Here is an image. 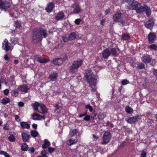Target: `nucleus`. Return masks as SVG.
<instances>
[{"label": "nucleus", "mask_w": 157, "mask_h": 157, "mask_svg": "<svg viewBox=\"0 0 157 157\" xmlns=\"http://www.w3.org/2000/svg\"><path fill=\"white\" fill-rule=\"evenodd\" d=\"M63 61H65L67 59V57L66 56L64 58H63Z\"/></svg>", "instance_id": "nucleus-64"}, {"label": "nucleus", "mask_w": 157, "mask_h": 157, "mask_svg": "<svg viewBox=\"0 0 157 157\" xmlns=\"http://www.w3.org/2000/svg\"><path fill=\"white\" fill-rule=\"evenodd\" d=\"M90 117L89 115H85V117L84 118L83 120L85 121H88L90 120Z\"/></svg>", "instance_id": "nucleus-45"}, {"label": "nucleus", "mask_w": 157, "mask_h": 157, "mask_svg": "<svg viewBox=\"0 0 157 157\" xmlns=\"http://www.w3.org/2000/svg\"><path fill=\"white\" fill-rule=\"evenodd\" d=\"M48 34L46 30L41 28L38 32L37 31L34 33V36L38 39L46 38Z\"/></svg>", "instance_id": "nucleus-3"}, {"label": "nucleus", "mask_w": 157, "mask_h": 157, "mask_svg": "<svg viewBox=\"0 0 157 157\" xmlns=\"http://www.w3.org/2000/svg\"><path fill=\"white\" fill-rule=\"evenodd\" d=\"M149 48L151 50H157V45L155 44H152L149 46Z\"/></svg>", "instance_id": "nucleus-35"}, {"label": "nucleus", "mask_w": 157, "mask_h": 157, "mask_svg": "<svg viewBox=\"0 0 157 157\" xmlns=\"http://www.w3.org/2000/svg\"><path fill=\"white\" fill-rule=\"evenodd\" d=\"M77 142V141L75 139H70L67 141V143L68 145L70 146L75 144Z\"/></svg>", "instance_id": "nucleus-24"}, {"label": "nucleus", "mask_w": 157, "mask_h": 157, "mask_svg": "<svg viewBox=\"0 0 157 157\" xmlns=\"http://www.w3.org/2000/svg\"><path fill=\"white\" fill-rule=\"evenodd\" d=\"M14 26L17 28H19L21 26V24L18 22L16 21L15 22Z\"/></svg>", "instance_id": "nucleus-44"}, {"label": "nucleus", "mask_w": 157, "mask_h": 157, "mask_svg": "<svg viewBox=\"0 0 157 157\" xmlns=\"http://www.w3.org/2000/svg\"><path fill=\"white\" fill-rule=\"evenodd\" d=\"M21 150L23 151H26L28 149V146L26 143H23L21 147Z\"/></svg>", "instance_id": "nucleus-33"}, {"label": "nucleus", "mask_w": 157, "mask_h": 157, "mask_svg": "<svg viewBox=\"0 0 157 157\" xmlns=\"http://www.w3.org/2000/svg\"><path fill=\"white\" fill-rule=\"evenodd\" d=\"M140 118L139 115H137L135 116L127 118L125 119V120L128 123L130 124H133L138 121V119Z\"/></svg>", "instance_id": "nucleus-8"}, {"label": "nucleus", "mask_w": 157, "mask_h": 157, "mask_svg": "<svg viewBox=\"0 0 157 157\" xmlns=\"http://www.w3.org/2000/svg\"><path fill=\"white\" fill-rule=\"evenodd\" d=\"M10 48L7 40H5L3 43L2 48L8 51L10 49Z\"/></svg>", "instance_id": "nucleus-16"}, {"label": "nucleus", "mask_w": 157, "mask_h": 157, "mask_svg": "<svg viewBox=\"0 0 157 157\" xmlns=\"http://www.w3.org/2000/svg\"><path fill=\"white\" fill-rule=\"evenodd\" d=\"M81 20L80 19H77L75 21V23L76 25H79L80 24Z\"/></svg>", "instance_id": "nucleus-47"}, {"label": "nucleus", "mask_w": 157, "mask_h": 157, "mask_svg": "<svg viewBox=\"0 0 157 157\" xmlns=\"http://www.w3.org/2000/svg\"><path fill=\"white\" fill-rule=\"evenodd\" d=\"M5 2H4L2 0H0V6H1L3 8L4 6Z\"/></svg>", "instance_id": "nucleus-53"}, {"label": "nucleus", "mask_w": 157, "mask_h": 157, "mask_svg": "<svg viewBox=\"0 0 157 157\" xmlns=\"http://www.w3.org/2000/svg\"><path fill=\"white\" fill-rule=\"evenodd\" d=\"M85 77L87 79V82L89 83L90 87L91 88V91H96L95 88H94L92 86H95L96 85L97 79L96 77L93 74L91 70H88L87 71Z\"/></svg>", "instance_id": "nucleus-2"}, {"label": "nucleus", "mask_w": 157, "mask_h": 157, "mask_svg": "<svg viewBox=\"0 0 157 157\" xmlns=\"http://www.w3.org/2000/svg\"><path fill=\"white\" fill-rule=\"evenodd\" d=\"M41 154L42 155L41 157H47V154L45 150H43L41 152Z\"/></svg>", "instance_id": "nucleus-43"}, {"label": "nucleus", "mask_w": 157, "mask_h": 157, "mask_svg": "<svg viewBox=\"0 0 157 157\" xmlns=\"http://www.w3.org/2000/svg\"><path fill=\"white\" fill-rule=\"evenodd\" d=\"M102 56L104 59H107L110 55V51L108 48L103 50L102 53Z\"/></svg>", "instance_id": "nucleus-13"}, {"label": "nucleus", "mask_w": 157, "mask_h": 157, "mask_svg": "<svg viewBox=\"0 0 157 157\" xmlns=\"http://www.w3.org/2000/svg\"><path fill=\"white\" fill-rule=\"evenodd\" d=\"M154 74L157 76V70H155L154 71Z\"/></svg>", "instance_id": "nucleus-62"}, {"label": "nucleus", "mask_w": 157, "mask_h": 157, "mask_svg": "<svg viewBox=\"0 0 157 157\" xmlns=\"http://www.w3.org/2000/svg\"><path fill=\"white\" fill-rule=\"evenodd\" d=\"M33 119L35 120H40L42 118L44 119H45V117L44 116H41L37 113H34L32 115Z\"/></svg>", "instance_id": "nucleus-14"}, {"label": "nucleus", "mask_w": 157, "mask_h": 157, "mask_svg": "<svg viewBox=\"0 0 157 157\" xmlns=\"http://www.w3.org/2000/svg\"><path fill=\"white\" fill-rule=\"evenodd\" d=\"M4 59L6 60H7L8 59V57L7 55H6L4 57Z\"/></svg>", "instance_id": "nucleus-60"}, {"label": "nucleus", "mask_w": 157, "mask_h": 157, "mask_svg": "<svg viewBox=\"0 0 157 157\" xmlns=\"http://www.w3.org/2000/svg\"><path fill=\"white\" fill-rule=\"evenodd\" d=\"M64 15L63 13L61 11L56 16V20H59L62 19L63 18Z\"/></svg>", "instance_id": "nucleus-22"}, {"label": "nucleus", "mask_w": 157, "mask_h": 157, "mask_svg": "<svg viewBox=\"0 0 157 157\" xmlns=\"http://www.w3.org/2000/svg\"><path fill=\"white\" fill-rule=\"evenodd\" d=\"M85 108L86 109H89L90 112H92L93 110L92 107L90 105L88 104L85 106Z\"/></svg>", "instance_id": "nucleus-38"}, {"label": "nucleus", "mask_w": 157, "mask_h": 157, "mask_svg": "<svg viewBox=\"0 0 157 157\" xmlns=\"http://www.w3.org/2000/svg\"><path fill=\"white\" fill-rule=\"evenodd\" d=\"M129 82L126 79H125L123 80L121 82V83L122 85H125L128 84Z\"/></svg>", "instance_id": "nucleus-42"}, {"label": "nucleus", "mask_w": 157, "mask_h": 157, "mask_svg": "<svg viewBox=\"0 0 157 157\" xmlns=\"http://www.w3.org/2000/svg\"><path fill=\"white\" fill-rule=\"evenodd\" d=\"M30 133L32 136L34 138L37 137L38 135V132L35 130L31 131Z\"/></svg>", "instance_id": "nucleus-31"}, {"label": "nucleus", "mask_w": 157, "mask_h": 157, "mask_svg": "<svg viewBox=\"0 0 157 157\" xmlns=\"http://www.w3.org/2000/svg\"><path fill=\"white\" fill-rule=\"evenodd\" d=\"M9 125L7 124H6L4 125V127H3V129L5 130H8L9 129Z\"/></svg>", "instance_id": "nucleus-54"}, {"label": "nucleus", "mask_w": 157, "mask_h": 157, "mask_svg": "<svg viewBox=\"0 0 157 157\" xmlns=\"http://www.w3.org/2000/svg\"><path fill=\"white\" fill-rule=\"evenodd\" d=\"M151 58L148 55H144L141 58L142 61L145 63H150L151 61Z\"/></svg>", "instance_id": "nucleus-10"}, {"label": "nucleus", "mask_w": 157, "mask_h": 157, "mask_svg": "<svg viewBox=\"0 0 157 157\" xmlns=\"http://www.w3.org/2000/svg\"><path fill=\"white\" fill-rule=\"evenodd\" d=\"M109 13V10H105V15H107L108 13Z\"/></svg>", "instance_id": "nucleus-59"}, {"label": "nucleus", "mask_w": 157, "mask_h": 157, "mask_svg": "<svg viewBox=\"0 0 157 157\" xmlns=\"http://www.w3.org/2000/svg\"><path fill=\"white\" fill-rule=\"evenodd\" d=\"M20 125L22 128L28 129L30 128V124H28L27 122L22 121L20 123Z\"/></svg>", "instance_id": "nucleus-19"}, {"label": "nucleus", "mask_w": 157, "mask_h": 157, "mask_svg": "<svg viewBox=\"0 0 157 157\" xmlns=\"http://www.w3.org/2000/svg\"><path fill=\"white\" fill-rule=\"evenodd\" d=\"M0 154L4 155L5 157H10V155L6 151H1Z\"/></svg>", "instance_id": "nucleus-39"}, {"label": "nucleus", "mask_w": 157, "mask_h": 157, "mask_svg": "<svg viewBox=\"0 0 157 157\" xmlns=\"http://www.w3.org/2000/svg\"><path fill=\"white\" fill-rule=\"evenodd\" d=\"M54 7V3L52 2L48 5L47 6L46 8V10L47 12L50 13L52 11Z\"/></svg>", "instance_id": "nucleus-18"}, {"label": "nucleus", "mask_w": 157, "mask_h": 157, "mask_svg": "<svg viewBox=\"0 0 157 157\" xmlns=\"http://www.w3.org/2000/svg\"><path fill=\"white\" fill-rule=\"evenodd\" d=\"M146 152L144 151H142L140 155L141 157H146Z\"/></svg>", "instance_id": "nucleus-48"}, {"label": "nucleus", "mask_w": 157, "mask_h": 157, "mask_svg": "<svg viewBox=\"0 0 157 157\" xmlns=\"http://www.w3.org/2000/svg\"><path fill=\"white\" fill-rule=\"evenodd\" d=\"M50 144V142L48 140L45 139L44 140V143L42 144V147L43 148H46Z\"/></svg>", "instance_id": "nucleus-26"}, {"label": "nucleus", "mask_w": 157, "mask_h": 157, "mask_svg": "<svg viewBox=\"0 0 157 157\" xmlns=\"http://www.w3.org/2000/svg\"><path fill=\"white\" fill-rule=\"evenodd\" d=\"M28 150L30 153H32L34 151V149L33 147H31L28 149Z\"/></svg>", "instance_id": "nucleus-49"}, {"label": "nucleus", "mask_w": 157, "mask_h": 157, "mask_svg": "<svg viewBox=\"0 0 157 157\" xmlns=\"http://www.w3.org/2000/svg\"><path fill=\"white\" fill-rule=\"evenodd\" d=\"M52 62L55 65H59L63 63V60L61 58H55L52 60Z\"/></svg>", "instance_id": "nucleus-11"}, {"label": "nucleus", "mask_w": 157, "mask_h": 157, "mask_svg": "<svg viewBox=\"0 0 157 157\" xmlns=\"http://www.w3.org/2000/svg\"><path fill=\"white\" fill-rule=\"evenodd\" d=\"M40 104H41L38 103V102H36L32 104V106L33 107L34 110L36 111L39 112V111L38 109V107L39 106L40 107Z\"/></svg>", "instance_id": "nucleus-21"}, {"label": "nucleus", "mask_w": 157, "mask_h": 157, "mask_svg": "<svg viewBox=\"0 0 157 157\" xmlns=\"http://www.w3.org/2000/svg\"><path fill=\"white\" fill-rule=\"evenodd\" d=\"M57 73L56 72H53L50 74L48 78L51 81H54L57 80Z\"/></svg>", "instance_id": "nucleus-12"}, {"label": "nucleus", "mask_w": 157, "mask_h": 157, "mask_svg": "<svg viewBox=\"0 0 157 157\" xmlns=\"http://www.w3.org/2000/svg\"><path fill=\"white\" fill-rule=\"evenodd\" d=\"M153 22H149L148 24H145V26L146 27L149 29H152L153 25Z\"/></svg>", "instance_id": "nucleus-34"}, {"label": "nucleus", "mask_w": 157, "mask_h": 157, "mask_svg": "<svg viewBox=\"0 0 157 157\" xmlns=\"http://www.w3.org/2000/svg\"><path fill=\"white\" fill-rule=\"evenodd\" d=\"M67 41V40H59L58 41V44L61 47H63L65 42Z\"/></svg>", "instance_id": "nucleus-28"}, {"label": "nucleus", "mask_w": 157, "mask_h": 157, "mask_svg": "<svg viewBox=\"0 0 157 157\" xmlns=\"http://www.w3.org/2000/svg\"><path fill=\"white\" fill-rule=\"evenodd\" d=\"M78 131V130L77 129L71 130L70 132L69 135L71 137L77 134Z\"/></svg>", "instance_id": "nucleus-25"}, {"label": "nucleus", "mask_w": 157, "mask_h": 157, "mask_svg": "<svg viewBox=\"0 0 157 157\" xmlns=\"http://www.w3.org/2000/svg\"><path fill=\"white\" fill-rule=\"evenodd\" d=\"M40 40H32V42L34 44H36L39 42Z\"/></svg>", "instance_id": "nucleus-52"}, {"label": "nucleus", "mask_w": 157, "mask_h": 157, "mask_svg": "<svg viewBox=\"0 0 157 157\" xmlns=\"http://www.w3.org/2000/svg\"><path fill=\"white\" fill-rule=\"evenodd\" d=\"M24 103L22 102H19L18 103V105L20 107H22L24 106Z\"/></svg>", "instance_id": "nucleus-55"}, {"label": "nucleus", "mask_w": 157, "mask_h": 157, "mask_svg": "<svg viewBox=\"0 0 157 157\" xmlns=\"http://www.w3.org/2000/svg\"><path fill=\"white\" fill-rule=\"evenodd\" d=\"M122 38L123 39H128L131 38V36L128 34H124L122 35Z\"/></svg>", "instance_id": "nucleus-37"}, {"label": "nucleus", "mask_w": 157, "mask_h": 157, "mask_svg": "<svg viewBox=\"0 0 157 157\" xmlns=\"http://www.w3.org/2000/svg\"><path fill=\"white\" fill-rule=\"evenodd\" d=\"M15 138L13 135L10 136L8 137V140L11 142H13L15 140Z\"/></svg>", "instance_id": "nucleus-41"}, {"label": "nucleus", "mask_w": 157, "mask_h": 157, "mask_svg": "<svg viewBox=\"0 0 157 157\" xmlns=\"http://www.w3.org/2000/svg\"><path fill=\"white\" fill-rule=\"evenodd\" d=\"M74 8L73 13H78L80 11V10L79 6L77 5H73Z\"/></svg>", "instance_id": "nucleus-23"}, {"label": "nucleus", "mask_w": 157, "mask_h": 157, "mask_svg": "<svg viewBox=\"0 0 157 157\" xmlns=\"http://www.w3.org/2000/svg\"><path fill=\"white\" fill-rule=\"evenodd\" d=\"M15 120L17 122H19L21 120L20 117L17 115H16L15 117Z\"/></svg>", "instance_id": "nucleus-51"}, {"label": "nucleus", "mask_w": 157, "mask_h": 157, "mask_svg": "<svg viewBox=\"0 0 157 157\" xmlns=\"http://www.w3.org/2000/svg\"><path fill=\"white\" fill-rule=\"evenodd\" d=\"M111 138V135L109 132H105L103 134L102 137L103 141L101 142L102 144H107L110 140Z\"/></svg>", "instance_id": "nucleus-5"}, {"label": "nucleus", "mask_w": 157, "mask_h": 157, "mask_svg": "<svg viewBox=\"0 0 157 157\" xmlns=\"http://www.w3.org/2000/svg\"><path fill=\"white\" fill-rule=\"evenodd\" d=\"M29 89L27 85L25 84L19 86L17 88V90L21 93H25L28 92Z\"/></svg>", "instance_id": "nucleus-6"}, {"label": "nucleus", "mask_w": 157, "mask_h": 157, "mask_svg": "<svg viewBox=\"0 0 157 157\" xmlns=\"http://www.w3.org/2000/svg\"><path fill=\"white\" fill-rule=\"evenodd\" d=\"M144 65L142 63H140L137 65V67L140 69L144 68Z\"/></svg>", "instance_id": "nucleus-36"}, {"label": "nucleus", "mask_w": 157, "mask_h": 157, "mask_svg": "<svg viewBox=\"0 0 157 157\" xmlns=\"http://www.w3.org/2000/svg\"><path fill=\"white\" fill-rule=\"evenodd\" d=\"M55 150V148L49 147L48 148V151L50 153H52Z\"/></svg>", "instance_id": "nucleus-50"}, {"label": "nucleus", "mask_w": 157, "mask_h": 157, "mask_svg": "<svg viewBox=\"0 0 157 157\" xmlns=\"http://www.w3.org/2000/svg\"><path fill=\"white\" fill-rule=\"evenodd\" d=\"M148 37V39H155L157 38L155 33H150Z\"/></svg>", "instance_id": "nucleus-27"}, {"label": "nucleus", "mask_w": 157, "mask_h": 157, "mask_svg": "<svg viewBox=\"0 0 157 157\" xmlns=\"http://www.w3.org/2000/svg\"><path fill=\"white\" fill-rule=\"evenodd\" d=\"M118 51V49L117 50L115 48H112L111 50L110 54H112L113 56L116 55Z\"/></svg>", "instance_id": "nucleus-30"}, {"label": "nucleus", "mask_w": 157, "mask_h": 157, "mask_svg": "<svg viewBox=\"0 0 157 157\" xmlns=\"http://www.w3.org/2000/svg\"><path fill=\"white\" fill-rule=\"evenodd\" d=\"M10 7V3L7 2H5L3 7V9L9 8Z\"/></svg>", "instance_id": "nucleus-40"}, {"label": "nucleus", "mask_w": 157, "mask_h": 157, "mask_svg": "<svg viewBox=\"0 0 157 157\" xmlns=\"http://www.w3.org/2000/svg\"><path fill=\"white\" fill-rule=\"evenodd\" d=\"M125 110L128 113H132L133 110L132 108L129 106H127L125 108Z\"/></svg>", "instance_id": "nucleus-32"}, {"label": "nucleus", "mask_w": 157, "mask_h": 157, "mask_svg": "<svg viewBox=\"0 0 157 157\" xmlns=\"http://www.w3.org/2000/svg\"><path fill=\"white\" fill-rule=\"evenodd\" d=\"M105 19H102L101 21V24L102 25H103V23L105 22Z\"/></svg>", "instance_id": "nucleus-63"}, {"label": "nucleus", "mask_w": 157, "mask_h": 157, "mask_svg": "<svg viewBox=\"0 0 157 157\" xmlns=\"http://www.w3.org/2000/svg\"><path fill=\"white\" fill-rule=\"evenodd\" d=\"M37 126V124H33L32 125L33 127L35 129L36 128Z\"/></svg>", "instance_id": "nucleus-58"}, {"label": "nucleus", "mask_w": 157, "mask_h": 157, "mask_svg": "<svg viewBox=\"0 0 157 157\" xmlns=\"http://www.w3.org/2000/svg\"><path fill=\"white\" fill-rule=\"evenodd\" d=\"M29 132L25 131L21 133V136L24 142L28 141L30 137V136L28 134Z\"/></svg>", "instance_id": "nucleus-9"}, {"label": "nucleus", "mask_w": 157, "mask_h": 157, "mask_svg": "<svg viewBox=\"0 0 157 157\" xmlns=\"http://www.w3.org/2000/svg\"><path fill=\"white\" fill-rule=\"evenodd\" d=\"M121 13L120 12H116L113 16L114 20L116 21L120 22L122 24L124 22L121 18Z\"/></svg>", "instance_id": "nucleus-7"}, {"label": "nucleus", "mask_w": 157, "mask_h": 157, "mask_svg": "<svg viewBox=\"0 0 157 157\" xmlns=\"http://www.w3.org/2000/svg\"><path fill=\"white\" fill-rule=\"evenodd\" d=\"M83 61L80 59H78L76 61H74L70 67V71L71 72H75L82 64Z\"/></svg>", "instance_id": "nucleus-4"}, {"label": "nucleus", "mask_w": 157, "mask_h": 157, "mask_svg": "<svg viewBox=\"0 0 157 157\" xmlns=\"http://www.w3.org/2000/svg\"><path fill=\"white\" fill-rule=\"evenodd\" d=\"M12 94L13 96L16 97L18 94V91H16V90H13Z\"/></svg>", "instance_id": "nucleus-46"}, {"label": "nucleus", "mask_w": 157, "mask_h": 157, "mask_svg": "<svg viewBox=\"0 0 157 157\" xmlns=\"http://www.w3.org/2000/svg\"><path fill=\"white\" fill-rule=\"evenodd\" d=\"M78 35L76 34L75 33L73 32L70 33L68 36L67 37V38L69 39H77L78 38Z\"/></svg>", "instance_id": "nucleus-20"}, {"label": "nucleus", "mask_w": 157, "mask_h": 157, "mask_svg": "<svg viewBox=\"0 0 157 157\" xmlns=\"http://www.w3.org/2000/svg\"><path fill=\"white\" fill-rule=\"evenodd\" d=\"M35 59L40 63H46L48 61L47 59L42 58L40 56L38 55L35 56Z\"/></svg>", "instance_id": "nucleus-15"}, {"label": "nucleus", "mask_w": 157, "mask_h": 157, "mask_svg": "<svg viewBox=\"0 0 157 157\" xmlns=\"http://www.w3.org/2000/svg\"><path fill=\"white\" fill-rule=\"evenodd\" d=\"M2 101L3 104H5L9 103L10 101V99L8 98H4L2 99Z\"/></svg>", "instance_id": "nucleus-29"}, {"label": "nucleus", "mask_w": 157, "mask_h": 157, "mask_svg": "<svg viewBox=\"0 0 157 157\" xmlns=\"http://www.w3.org/2000/svg\"><path fill=\"white\" fill-rule=\"evenodd\" d=\"M131 0H127L126 3H128L127 5V8L129 9H135L136 12L140 13L144 11L146 12L147 16H149L151 13V11L149 7L144 5L141 6L137 2L133 0L132 2H130Z\"/></svg>", "instance_id": "nucleus-1"}, {"label": "nucleus", "mask_w": 157, "mask_h": 157, "mask_svg": "<svg viewBox=\"0 0 157 157\" xmlns=\"http://www.w3.org/2000/svg\"><path fill=\"white\" fill-rule=\"evenodd\" d=\"M4 93L5 94L7 95L9 93V90L7 89H6L4 91Z\"/></svg>", "instance_id": "nucleus-57"}, {"label": "nucleus", "mask_w": 157, "mask_h": 157, "mask_svg": "<svg viewBox=\"0 0 157 157\" xmlns=\"http://www.w3.org/2000/svg\"><path fill=\"white\" fill-rule=\"evenodd\" d=\"M61 106V105H59L58 104H56V109H59Z\"/></svg>", "instance_id": "nucleus-56"}, {"label": "nucleus", "mask_w": 157, "mask_h": 157, "mask_svg": "<svg viewBox=\"0 0 157 157\" xmlns=\"http://www.w3.org/2000/svg\"><path fill=\"white\" fill-rule=\"evenodd\" d=\"M40 111L39 112L41 114H45L48 112V109L44 104H40Z\"/></svg>", "instance_id": "nucleus-17"}, {"label": "nucleus", "mask_w": 157, "mask_h": 157, "mask_svg": "<svg viewBox=\"0 0 157 157\" xmlns=\"http://www.w3.org/2000/svg\"><path fill=\"white\" fill-rule=\"evenodd\" d=\"M86 113H84V114H81L79 115V117H83L85 116V115H86Z\"/></svg>", "instance_id": "nucleus-61"}]
</instances>
